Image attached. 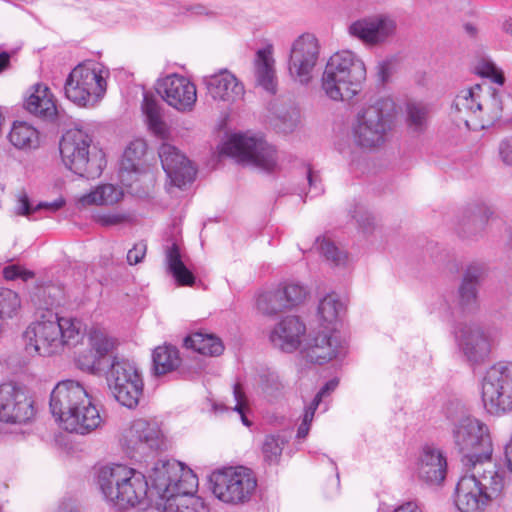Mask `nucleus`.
I'll return each instance as SVG.
<instances>
[{
  "label": "nucleus",
  "mask_w": 512,
  "mask_h": 512,
  "mask_svg": "<svg viewBox=\"0 0 512 512\" xmlns=\"http://www.w3.org/2000/svg\"><path fill=\"white\" fill-rule=\"evenodd\" d=\"M149 478L159 497L166 501L167 512H210L204 500L194 494L198 488L197 476L183 463L159 461Z\"/></svg>",
  "instance_id": "nucleus-1"
},
{
  "label": "nucleus",
  "mask_w": 512,
  "mask_h": 512,
  "mask_svg": "<svg viewBox=\"0 0 512 512\" xmlns=\"http://www.w3.org/2000/svg\"><path fill=\"white\" fill-rule=\"evenodd\" d=\"M462 476L455 489L454 502L460 512H486L499 505L505 494V477L492 462L476 463Z\"/></svg>",
  "instance_id": "nucleus-2"
},
{
  "label": "nucleus",
  "mask_w": 512,
  "mask_h": 512,
  "mask_svg": "<svg viewBox=\"0 0 512 512\" xmlns=\"http://www.w3.org/2000/svg\"><path fill=\"white\" fill-rule=\"evenodd\" d=\"M82 324L79 320L59 317L50 311L31 323L24 332L26 350L41 356H51L60 352L64 345H75L81 336Z\"/></svg>",
  "instance_id": "nucleus-3"
},
{
  "label": "nucleus",
  "mask_w": 512,
  "mask_h": 512,
  "mask_svg": "<svg viewBox=\"0 0 512 512\" xmlns=\"http://www.w3.org/2000/svg\"><path fill=\"white\" fill-rule=\"evenodd\" d=\"M365 79L363 60L350 50H342L328 59L321 77V88L331 100L349 101L358 94Z\"/></svg>",
  "instance_id": "nucleus-4"
},
{
  "label": "nucleus",
  "mask_w": 512,
  "mask_h": 512,
  "mask_svg": "<svg viewBox=\"0 0 512 512\" xmlns=\"http://www.w3.org/2000/svg\"><path fill=\"white\" fill-rule=\"evenodd\" d=\"M59 149L65 167L81 177L97 178L106 165L104 152L92 144L91 136L82 129L66 131Z\"/></svg>",
  "instance_id": "nucleus-5"
},
{
  "label": "nucleus",
  "mask_w": 512,
  "mask_h": 512,
  "mask_svg": "<svg viewBox=\"0 0 512 512\" xmlns=\"http://www.w3.org/2000/svg\"><path fill=\"white\" fill-rule=\"evenodd\" d=\"M108 74V70L95 62L78 64L65 80V97L80 107L96 105L106 93Z\"/></svg>",
  "instance_id": "nucleus-6"
},
{
  "label": "nucleus",
  "mask_w": 512,
  "mask_h": 512,
  "mask_svg": "<svg viewBox=\"0 0 512 512\" xmlns=\"http://www.w3.org/2000/svg\"><path fill=\"white\" fill-rule=\"evenodd\" d=\"M395 113L396 105L390 97L379 98L371 105L364 107L358 112L353 126L355 142L365 148L382 145Z\"/></svg>",
  "instance_id": "nucleus-7"
},
{
  "label": "nucleus",
  "mask_w": 512,
  "mask_h": 512,
  "mask_svg": "<svg viewBox=\"0 0 512 512\" xmlns=\"http://www.w3.org/2000/svg\"><path fill=\"white\" fill-rule=\"evenodd\" d=\"M452 435L466 466L491 462L493 444L485 423L471 416L463 417L455 424Z\"/></svg>",
  "instance_id": "nucleus-8"
},
{
  "label": "nucleus",
  "mask_w": 512,
  "mask_h": 512,
  "mask_svg": "<svg viewBox=\"0 0 512 512\" xmlns=\"http://www.w3.org/2000/svg\"><path fill=\"white\" fill-rule=\"evenodd\" d=\"M106 380L111 393L121 405L129 409L138 406L144 383L134 361L124 356H113L106 371Z\"/></svg>",
  "instance_id": "nucleus-9"
},
{
  "label": "nucleus",
  "mask_w": 512,
  "mask_h": 512,
  "mask_svg": "<svg viewBox=\"0 0 512 512\" xmlns=\"http://www.w3.org/2000/svg\"><path fill=\"white\" fill-rule=\"evenodd\" d=\"M481 396L490 414L500 415L512 410V362L501 361L487 369Z\"/></svg>",
  "instance_id": "nucleus-10"
},
{
  "label": "nucleus",
  "mask_w": 512,
  "mask_h": 512,
  "mask_svg": "<svg viewBox=\"0 0 512 512\" xmlns=\"http://www.w3.org/2000/svg\"><path fill=\"white\" fill-rule=\"evenodd\" d=\"M210 482L215 497L228 504L248 502L257 487L254 473L243 466L215 471L210 476Z\"/></svg>",
  "instance_id": "nucleus-11"
},
{
  "label": "nucleus",
  "mask_w": 512,
  "mask_h": 512,
  "mask_svg": "<svg viewBox=\"0 0 512 512\" xmlns=\"http://www.w3.org/2000/svg\"><path fill=\"white\" fill-rule=\"evenodd\" d=\"M221 152L238 162L252 165L265 171L276 168L278 156L275 148L263 139L235 134L222 146Z\"/></svg>",
  "instance_id": "nucleus-12"
},
{
  "label": "nucleus",
  "mask_w": 512,
  "mask_h": 512,
  "mask_svg": "<svg viewBox=\"0 0 512 512\" xmlns=\"http://www.w3.org/2000/svg\"><path fill=\"white\" fill-rule=\"evenodd\" d=\"M89 349L76 357L77 367L89 374L100 375L105 370L104 361L107 356L113 358L119 342L108 331L100 326H92L87 333Z\"/></svg>",
  "instance_id": "nucleus-13"
},
{
  "label": "nucleus",
  "mask_w": 512,
  "mask_h": 512,
  "mask_svg": "<svg viewBox=\"0 0 512 512\" xmlns=\"http://www.w3.org/2000/svg\"><path fill=\"white\" fill-rule=\"evenodd\" d=\"M34 416V401L24 386L14 381L0 384V422L25 424Z\"/></svg>",
  "instance_id": "nucleus-14"
},
{
  "label": "nucleus",
  "mask_w": 512,
  "mask_h": 512,
  "mask_svg": "<svg viewBox=\"0 0 512 512\" xmlns=\"http://www.w3.org/2000/svg\"><path fill=\"white\" fill-rule=\"evenodd\" d=\"M320 56L318 39L310 33L298 36L291 44L288 71L300 84H308Z\"/></svg>",
  "instance_id": "nucleus-15"
},
{
  "label": "nucleus",
  "mask_w": 512,
  "mask_h": 512,
  "mask_svg": "<svg viewBox=\"0 0 512 512\" xmlns=\"http://www.w3.org/2000/svg\"><path fill=\"white\" fill-rule=\"evenodd\" d=\"M348 31L365 45L380 47L396 36L397 22L388 14H374L352 22Z\"/></svg>",
  "instance_id": "nucleus-16"
},
{
  "label": "nucleus",
  "mask_w": 512,
  "mask_h": 512,
  "mask_svg": "<svg viewBox=\"0 0 512 512\" xmlns=\"http://www.w3.org/2000/svg\"><path fill=\"white\" fill-rule=\"evenodd\" d=\"M202 83L207 94L215 102L231 105L242 101L245 97L246 90L243 82L226 68L205 75Z\"/></svg>",
  "instance_id": "nucleus-17"
},
{
  "label": "nucleus",
  "mask_w": 512,
  "mask_h": 512,
  "mask_svg": "<svg viewBox=\"0 0 512 512\" xmlns=\"http://www.w3.org/2000/svg\"><path fill=\"white\" fill-rule=\"evenodd\" d=\"M121 444L129 453L156 451L164 445L162 433L156 423L136 419L124 429Z\"/></svg>",
  "instance_id": "nucleus-18"
},
{
  "label": "nucleus",
  "mask_w": 512,
  "mask_h": 512,
  "mask_svg": "<svg viewBox=\"0 0 512 512\" xmlns=\"http://www.w3.org/2000/svg\"><path fill=\"white\" fill-rule=\"evenodd\" d=\"M459 348L471 364H481L488 359L496 340L493 334L478 326H464L456 333Z\"/></svg>",
  "instance_id": "nucleus-19"
},
{
  "label": "nucleus",
  "mask_w": 512,
  "mask_h": 512,
  "mask_svg": "<svg viewBox=\"0 0 512 512\" xmlns=\"http://www.w3.org/2000/svg\"><path fill=\"white\" fill-rule=\"evenodd\" d=\"M89 394L84 386L75 380L60 381L50 395V409L60 424L72 411L85 404Z\"/></svg>",
  "instance_id": "nucleus-20"
},
{
  "label": "nucleus",
  "mask_w": 512,
  "mask_h": 512,
  "mask_svg": "<svg viewBox=\"0 0 512 512\" xmlns=\"http://www.w3.org/2000/svg\"><path fill=\"white\" fill-rule=\"evenodd\" d=\"M158 91L165 102L180 112H190L197 101V90L188 78L172 74L158 84Z\"/></svg>",
  "instance_id": "nucleus-21"
},
{
  "label": "nucleus",
  "mask_w": 512,
  "mask_h": 512,
  "mask_svg": "<svg viewBox=\"0 0 512 512\" xmlns=\"http://www.w3.org/2000/svg\"><path fill=\"white\" fill-rule=\"evenodd\" d=\"M447 474V457L445 452L434 444H425L416 462V475L428 485H440Z\"/></svg>",
  "instance_id": "nucleus-22"
},
{
  "label": "nucleus",
  "mask_w": 512,
  "mask_h": 512,
  "mask_svg": "<svg viewBox=\"0 0 512 512\" xmlns=\"http://www.w3.org/2000/svg\"><path fill=\"white\" fill-rule=\"evenodd\" d=\"M158 154L162 167L174 186L182 188L194 180L195 168L177 147L163 142L158 149Z\"/></svg>",
  "instance_id": "nucleus-23"
},
{
  "label": "nucleus",
  "mask_w": 512,
  "mask_h": 512,
  "mask_svg": "<svg viewBox=\"0 0 512 512\" xmlns=\"http://www.w3.org/2000/svg\"><path fill=\"white\" fill-rule=\"evenodd\" d=\"M481 92L482 86L476 84L473 87L461 90L456 95L451 107V116L458 126L464 125L466 128L473 130L484 128V124L479 123L481 112L477 108Z\"/></svg>",
  "instance_id": "nucleus-24"
},
{
  "label": "nucleus",
  "mask_w": 512,
  "mask_h": 512,
  "mask_svg": "<svg viewBox=\"0 0 512 512\" xmlns=\"http://www.w3.org/2000/svg\"><path fill=\"white\" fill-rule=\"evenodd\" d=\"M342 350V343L336 330L325 328L322 332L309 337L303 353L310 362L321 365L336 358Z\"/></svg>",
  "instance_id": "nucleus-25"
},
{
  "label": "nucleus",
  "mask_w": 512,
  "mask_h": 512,
  "mask_svg": "<svg viewBox=\"0 0 512 512\" xmlns=\"http://www.w3.org/2000/svg\"><path fill=\"white\" fill-rule=\"evenodd\" d=\"M147 144L143 139H135L126 147L120 164L119 175L125 186H131L140 175H153L145 160Z\"/></svg>",
  "instance_id": "nucleus-26"
},
{
  "label": "nucleus",
  "mask_w": 512,
  "mask_h": 512,
  "mask_svg": "<svg viewBox=\"0 0 512 512\" xmlns=\"http://www.w3.org/2000/svg\"><path fill=\"white\" fill-rule=\"evenodd\" d=\"M306 326L296 316H286L277 322L269 333L271 344L284 352L298 349L305 335Z\"/></svg>",
  "instance_id": "nucleus-27"
},
{
  "label": "nucleus",
  "mask_w": 512,
  "mask_h": 512,
  "mask_svg": "<svg viewBox=\"0 0 512 512\" xmlns=\"http://www.w3.org/2000/svg\"><path fill=\"white\" fill-rule=\"evenodd\" d=\"M131 468L122 464L103 466L98 473V485L105 501L116 509Z\"/></svg>",
  "instance_id": "nucleus-28"
},
{
  "label": "nucleus",
  "mask_w": 512,
  "mask_h": 512,
  "mask_svg": "<svg viewBox=\"0 0 512 512\" xmlns=\"http://www.w3.org/2000/svg\"><path fill=\"white\" fill-rule=\"evenodd\" d=\"M103 424V417L89 397L85 404L73 410L60 425L68 432L86 435L101 428Z\"/></svg>",
  "instance_id": "nucleus-29"
},
{
  "label": "nucleus",
  "mask_w": 512,
  "mask_h": 512,
  "mask_svg": "<svg viewBox=\"0 0 512 512\" xmlns=\"http://www.w3.org/2000/svg\"><path fill=\"white\" fill-rule=\"evenodd\" d=\"M273 55V46L258 49L253 60V76L257 87L274 95L277 92L278 78Z\"/></svg>",
  "instance_id": "nucleus-30"
},
{
  "label": "nucleus",
  "mask_w": 512,
  "mask_h": 512,
  "mask_svg": "<svg viewBox=\"0 0 512 512\" xmlns=\"http://www.w3.org/2000/svg\"><path fill=\"white\" fill-rule=\"evenodd\" d=\"M24 108L32 115L52 121L58 114L56 99L50 88L42 83L30 87Z\"/></svg>",
  "instance_id": "nucleus-31"
},
{
  "label": "nucleus",
  "mask_w": 512,
  "mask_h": 512,
  "mask_svg": "<svg viewBox=\"0 0 512 512\" xmlns=\"http://www.w3.org/2000/svg\"><path fill=\"white\" fill-rule=\"evenodd\" d=\"M491 214V210L485 206L467 207L458 216L457 233L462 238L468 239H477L483 236Z\"/></svg>",
  "instance_id": "nucleus-32"
},
{
  "label": "nucleus",
  "mask_w": 512,
  "mask_h": 512,
  "mask_svg": "<svg viewBox=\"0 0 512 512\" xmlns=\"http://www.w3.org/2000/svg\"><path fill=\"white\" fill-rule=\"evenodd\" d=\"M485 267L479 263L470 264L464 271L458 288V303L464 310H473L477 306L478 286L485 275Z\"/></svg>",
  "instance_id": "nucleus-33"
},
{
  "label": "nucleus",
  "mask_w": 512,
  "mask_h": 512,
  "mask_svg": "<svg viewBox=\"0 0 512 512\" xmlns=\"http://www.w3.org/2000/svg\"><path fill=\"white\" fill-rule=\"evenodd\" d=\"M147 491L148 482L145 476L131 468V473L128 474V479L125 481L116 509L125 511L136 507L145 500Z\"/></svg>",
  "instance_id": "nucleus-34"
},
{
  "label": "nucleus",
  "mask_w": 512,
  "mask_h": 512,
  "mask_svg": "<svg viewBox=\"0 0 512 512\" xmlns=\"http://www.w3.org/2000/svg\"><path fill=\"white\" fill-rule=\"evenodd\" d=\"M123 197V191L112 185L103 184L97 186L89 193L83 194L78 198V205L82 208L97 205H114L118 203Z\"/></svg>",
  "instance_id": "nucleus-35"
},
{
  "label": "nucleus",
  "mask_w": 512,
  "mask_h": 512,
  "mask_svg": "<svg viewBox=\"0 0 512 512\" xmlns=\"http://www.w3.org/2000/svg\"><path fill=\"white\" fill-rule=\"evenodd\" d=\"M345 312V305L336 293L325 295L318 305V316L324 328L336 330V326Z\"/></svg>",
  "instance_id": "nucleus-36"
},
{
  "label": "nucleus",
  "mask_w": 512,
  "mask_h": 512,
  "mask_svg": "<svg viewBox=\"0 0 512 512\" xmlns=\"http://www.w3.org/2000/svg\"><path fill=\"white\" fill-rule=\"evenodd\" d=\"M165 262L168 272L174 277L180 286H192L195 282L193 273L182 261L177 244L173 243L165 251Z\"/></svg>",
  "instance_id": "nucleus-37"
},
{
  "label": "nucleus",
  "mask_w": 512,
  "mask_h": 512,
  "mask_svg": "<svg viewBox=\"0 0 512 512\" xmlns=\"http://www.w3.org/2000/svg\"><path fill=\"white\" fill-rule=\"evenodd\" d=\"M477 108L479 112H481L479 123L484 124V128L489 126L502 115L503 107L500 94L491 87H488L485 91L482 88L481 98L479 99Z\"/></svg>",
  "instance_id": "nucleus-38"
},
{
  "label": "nucleus",
  "mask_w": 512,
  "mask_h": 512,
  "mask_svg": "<svg viewBox=\"0 0 512 512\" xmlns=\"http://www.w3.org/2000/svg\"><path fill=\"white\" fill-rule=\"evenodd\" d=\"M153 371L156 375H165L177 369L181 364L179 351L175 346L162 345L152 353Z\"/></svg>",
  "instance_id": "nucleus-39"
},
{
  "label": "nucleus",
  "mask_w": 512,
  "mask_h": 512,
  "mask_svg": "<svg viewBox=\"0 0 512 512\" xmlns=\"http://www.w3.org/2000/svg\"><path fill=\"white\" fill-rule=\"evenodd\" d=\"M184 345L202 355L219 356L224 351L220 338L213 334L195 332L187 336Z\"/></svg>",
  "instance_id": "nucleus-40"
},
{
  "label": "nucleus",
  "mask_w": 512,
  "mask_h": 512,
  "mask_svg": "<svg viewBox=\"0 0 512 512\" xmlns=\"http://www.w3.org/2000/svg\"><path fill=\"white\" fill-rule=\"evenodd\" d=\"M9 140L18 149H32L38 146L39 134L32 125L16 121L9 133Z\"/></svg>",
  "instance_id": "nucleus-41"
},
{
  "label": "nucleus",
  "mask_w": 512,
  "mask_h": 512,
  "mask_svg": "<svg viewBox=\"0 0 512 512\" xmlns=\"http://www.w3.org/2000/svg\"><path fill=\"white\" fill-rule=\"evenodd\" d=\"M142 111L145 114L148 127L152 133L159 138H166L168 135V128L166 123L162 120L158 102L148 94L144 95Z\"/></svg>",
  "instance_id": "nucleus-42"
},
{
  "label": "nucleus",
  "mask_w": 512,
  "mask_h": 512,
  "mask_svg": "<svg viewBox=\"0 0 512 512\" xmlns=\"http://www.w3.org/2000/svg\"><path fill=\"white\" fill-rule=\"evenodd\" d=\"M256 307L261 314L266 316H272L288 309L278 288L259 294Z\"/></svg>",
  "instance_id": "nucleus-43"
},
{
  "label": "nucleus",
  "mask_w": 512,
  "mask_h": 512,
  "mask_svg": "<svg viewBox=\"0 0 512 512\" xmlns=\"http://www.w3.org/2000/svg\"><path fill=\"white\" fill-rule=\"evenodd\" d=\"M287 439L280 434H270L264 437L261 445L263 460L269 465L278 464Z\"/></svg>",
  "instance_id": "nucleus-44"
},
{
  "label": "nucleus",
  "mask_w": 512,
  "mask_h": 512,
  "mask_svg": "<svg viewBox=\"0 0 512 512\" xmlns=\"http://www.w3.org/2000/svg\"><path fill=\"white\" fill-rule=\"evenodd\" d=\"M63 205V200H56L50 203H39L36 207H32L26 191L21 190L16 195L15 213L20 216H29L33 212L43 208L48 209L50 211H57Z\"/></svg>",
  "instance_id": "nucleus-45"
},
{
  "label": "nucleus",
  "mask_w": 512,
  "mask_h": 512,
  "mask_svg": "<svg viewBox=\"0 0 512 512\" xmlns=\"http://www.w3.org/2000/svg\"><path fill=\"white\" fill-rule=\"evenodd\" d=\"M260 387L264 396L274 401L283 395L285 385L276 372L267 371L260 375Z\"/></svg>",
  "instance_id": "nucleus-46"
},
{
  "label": "nucleus",
  "mask_w": 512,
  "mask_h": 512,
  "mask_svg": "<svg viewBox=\"0 0 512 512\" xmlns=\"http://www.w3.org/2000/svg\"><path fill=\"white\" fill-rule=\"evenodd\" d=\"M428 119V109L421 103H409L407 105V123L414 132H422Z\"/></svg>",
  "instance_id": "nucleus-47"
},
{
  "label": "nucleus",
  "mask_w": 512,
  "mask_h": 512,
  "mask_svg": "<svg viewBox=\"0 0 512 512\" xmlns=\"http://www.w3.org/2000/svg\"><path fill=\"white\" fill-rule=\"evenodd\" d=\"M288 309L304 301L307 290L298 283H289L278 288Z\"/></svg>",
  "instance_id": "nucleus-48"
},
{
  "label": "nucleus",
  "mask_w": 512,
  "mask_h": 512,
  "mask_svg": "<svg viewBox=\"0 0 512 512\" xmlns=\"http://www.w3.org/2000/svg\"><path fill=\"white\" fill-rule=\"evenodd\" d=\"M320 253L335 266H344L348 262V256L344 251L339 250L334 243L323 239L318 244Z\"/></svg>",
  "instance_id": "nucleus-49"
},
{
  "label": "nucleus",
  "mask_w": 512,
  "mask_h": 512,
  "mask_svg": "<svg viewBox=\"0 0 512 512\" xmlns=\"http://www.w3.org/2000/svg\"><path fill=\"white\" fill-rule=\"evenodd\" d=\"M233 396L236 403L232 410L236 411L240 415V419L245 426L250 427L251 422L246 416V413L249 410L248 402L242 386L239 383H236L233 387Z\"/></svg>",
  "instance_id": "nucleus-50"
},
{
  "label": "nucleus",
  "mask_w": 512,
  "mask_h": 512,
  "mask_svg": "<svg viewBox=\"0 0 512 512\" xmlns=\"http://www.w3.org/2000/svg\"><path fill=\"white\" fill-rule=\"evenodd\" d=\"M396 65V58L390 57L380 61L376 66V76L378 82L386 84L389 82Z\"/></svg>",
  "instance_id": "nucleus-51"
},
{
  "label": "nucleus",
  "mask_w": 512,
  "mask_h": 512,
  "mask_svg": "<svg viewBox=\"0 0 512 512\" xmlns=\"http://www.w3.org/2000/svg\"><path fill=\"white\" fill-rule=\"evenodd\" d=\"M277 127L284 133L292 132L300 122V114L293 109L283 115L278 116Z\"/></svg>",
  "instance_id": "nucleus-52"
},
{
  "label": "nucleus",
  "mask_w": 512,
  "mask_h": 512,
  "mask_svg": "<svg viewBox=\"0 0 512 512\" xmlns=\"http://www.w3.org/2000/svg\"><path fill=\"white\" fill-rule=\"evenodd\" d=\"M3 276L7 280L21 279L27 282L35 277V273L19 265H10L3 269Z\"/></svg>",
  "instance_id": "nucleus-53"
},
{
  "label": "nucleus",
  "mask_w": 512,
  "mask_h": 512,
  "mask_svg": "<svg viewBox=\"0 0 512 512\" xmlns=\"http://www.w3.org/2000/svg\"><path fill=\"white\" fill-rule=\"evenodd\" d=\"M147 251V245L144 242L136 243L127 253V262L130 265H136L140 263Z\"/></svg>",
  "instance_id": "nucleus-54"
},
{
  "label": "nucleus",
  "mask_w": 512,
  "mask_h": 512,
  "mask_svg": "<svg viewBox=\"0 0 512 512\" xmlns=\"http://www.w3.org/2000/svg\"><path fill=\"white\" fill-rule=\"evenodd\" d=\"M130 217L127 214L123 213H109V214H103L99 215L97 218V221L102 226H113V225H119L122 223H125L129 221Z\"/></svg>",
  "instance_id": "nucleus-55"
},
{
  "label": "nucleus",
  "mask_w": 512,
  "mask_h": 512,
  "mask_svg": "<svg viewBox=\"0 0 512 512\" xmlns=\"http://www.w3.org/2000/svg\"><path fill=\"white\" fill-rule=\"evenodd\" d=\"M479 73L482 76L492 78L493 82H495L499 85H502L504 83L503 74L496 68V66L493 63H490V62L483 63L481 68L479 69Z\"/></svg>",
  "instance_id": "nucleus-56"
},
{
  "label": "nucleus",
  "mask_w": 512,
  "mask_h": 512,
  "mask_svg": "<svg viewBox=\"0 0 512 512\" xmlns=\"http://www.w3.org/2000/svg\"><path fill=\"white\" fill-rule=\"evenodd\" d=\"M499 156L505 165L512 166V137L505 138L500 142Z\"/></svg>",
  "instance_id": "nucleus-57"
},
{
  "label": "nucleus",
  "mask_w": 512,
  "mask_h": 512,
  "mask_svg": "<svg viewBox=\"0 0 512 512\" xmlns=\"http://www.w3.org/2000/svg\"><path fill=\"white\" fill-rule=\"evenodd\" d=\"M353 217L356 219L359 226L365 230L368 231L374 224V218L373 216L366 210H359Z\"/></svg>",
  "instance_id": "nucleus-58"
},
{
  "label": "nucleus",
  "mask_w": 512,
  "mask_h": 512,
  "mask_svg": "<svg viewBox=\"0 0 512 512\" xmlns=\"http://www.w3.org/2000/svg\"><path fill=\"white\" fill-rule=\"evenodd\" d=\"M187 11L193 15H205V16H214L215 13L211 11L209 8L202 4H195L187 8Z\"/></svg>",
  "instance_id": "nucleus-59"
},
{
  "label": "nucleus",
  "mask_w": 512,
  "mask_h": 512,
  "mask_svg": "<svg viewBox=\"0 0 512 512\" xmlns=\"http://www.w3.org/2000/svg\"><path fill=\"white\" fill-rule=\"evenodd\" d=\"M337 385H338V380L337 379H332V380L328 381L319 390L317 395L320 396L323 399L325 396L329 395L332 391H334L336 389Z\"/></svg>",
  "instance_id": "nucleus-60"
},
{
  "label": "nucleus",
  "mask_w": 512,
  "mask_h": 512,
  "mask_svg": "<svg viewBox=\"0 0 512 512\" xmlns=\"http://www.w3.org/2000/svg\"><path fill=\"white\" fill-rule=\"evenodd\" d=\"M393 512H422V510L416 502L409 501L397 507Z\"/></svg>",
  "instance_id": "nucleus-61"
},
{
  "label": "nucleus",
  "mask_w": 512,
  "mask_h": 512,
  "mask_svg": "<svg viewBox=\"0 0 512 512\" xmlns=\"http://www.w3.org/2000/svg\"><path fill=\"white\" fill-rule=\"evenodd\" d=\"M307 178L311 189L315 190V195L321 193L322 189L317 186V183L319 182L318 176L314 175L313 172L309 170L307 173Z\"/></svg>",
  "instance_id": "nucleus-62"
},
{
  "label": "nucleus",
  "mask_w": 512,
  "mask_h": 512,
  "mask_svg": "<svg viewBox=\"0 0 512 512\" xmlns=\"http://www.w3.org/2000/svg\"><path fill=\"white\" fill-rule=\"evenodd\" d=\"M309 430H310V425L301 422V424L298 427L297 437L298 438H305L308 435Z\"/></svg>",
  "instance_id": "nucleus-63"
},
{
  "label": "nucleus",
  "mask_w": 512,
  "mask_h": 512,
  "mask_svg": "<svg viewBox=\"0 0 512 512\" xmlns=\"http://www.w3.org/2000/svg\"><path fill=\"white\" fill-rule=\"evenodd\" d=\"M55 512H77L72 504L62 503Z\"/></svg>",
  "instance_id": "nucleus-64"
}]
</instances>
